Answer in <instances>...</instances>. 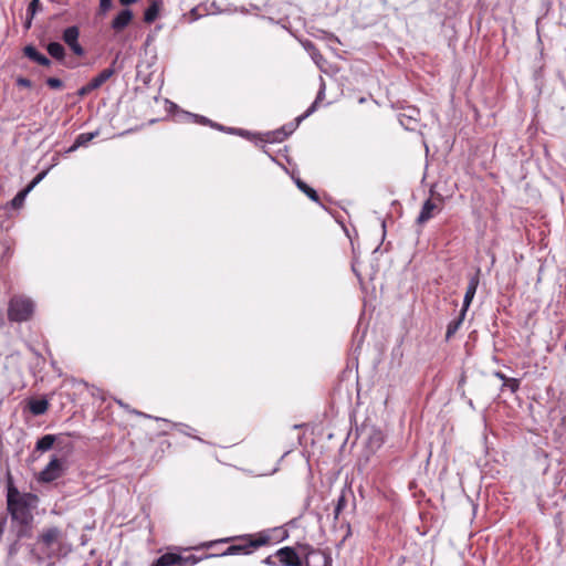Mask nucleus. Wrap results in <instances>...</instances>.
<instances>
[{
    "instance_id": "f257e3e1",
    "label": "nucleus",
    "mask_w": 566,
    "mask_h": 566,
    "mask_svg": "<svg viewBox=\"0 0 566 566\" xmlns=\"http://www.w3.org/2000/svg\"><path fill=\"white\" fill-rule=\"evenodd\" d=\"M36 503V495L31 493L20 494L12 485L8 488L7 509L18 538L31 536L33 522L32 509L35 507Z\"/></svg>"
},
{
    "instance_id": "f03ea898",
    "label": "nucleus",
    "mask_w": 566,
    "mask_h": 566,
    "mask_svg": "<svg viewBox=\"0 0 566 566\" xmlns=\"http://www.w3.org/2000/svg\"><path fill=\"white\" fill-rule=\"evenodd\" d=\"M72 545L66 535L56 526L48 527L39 535L32 554L39 563L54 564L55 560L67 556Z\"/></svg>"
},
{
    "instance_id": "7ed1b4c3",
    "label": "nucleus",
    "mask_w": 566,
    "mask_h": 566,
    "mask_svg": "<svg viewBox=\"0 0 566 566\" xmlns=\"http://www.w3.org/2000/svg\"><path fill=\"white\" fill-rule=\"evenodd\" d=\"M34 311L33 302L24 296H14L9 302L8 316L12 322L28 321Z\"/></svg>"
},
{
    "instance_id": "20e7f679",
    "label": "nucleus",
    "mask_w": 566,
    "mask_h": 566,
    "mask_svg": "<svg viewBox=\"0 0 566 566\" xmlns=\"http://www.w3.org/2000/svg\"><path fill=\"white\" fill-rule=\"evenodd\" d=\"M200 558L195 555L181 556L174 553H166L158 557L153 566H193Z\"/></svg>"
},
{
    "instance_id": "39448f33",
    "label": "nucleus",
    "mask_w": 566,
    "mask_h": 566,
    "mask_svg": "<svg viewBox=\"0 0 566 566\" xmlns=\"http://www.w3.org/2000/svg\"><path fill=\"white\" fill-rule=\"evenodd\" d=\"M63 471V461L53 457L46 467L40 473V480L43 482H52L59 479Z\"/></svg>"
},
{
    "instance_id": "423d86ee",
    "label": "nucleus",
    "mask_w": 566,
    "mask_h": 566,
    "mask_svg": "<svg viewBox=\"0 0 566 566\" xmlns=\"http://www.w3.org/2000/svg\"><path fill=\"white\" fill-rule=\"evenodd\" d=\"M80 30L77 27L72 25L63 31L62 39L70 46L74 54L84 55V49L78 43Z\"/></svg>"
},
{
    "instance_id": "0eeeda50",
    "label": "nucleus",
    "mask_w": 566,
    "mask_h": 566,
    "mask_svg": "<svg viewBox=\"0 0 566 566\" xmlns=\"http://www.w3.org/2000/svg\"><path fill=\"white\" fill-rule=\"evenodd\" d=\"M279 564L282 566H303V563L293 547L285 546L276 551Z\"/></svg>"
},
{
    "instance_id": "6e6552de",
    "label": "nucleus",
    "mask_w": 566,
    "mask_h": 566,
    "mask_svg": "<svg viewBox=\"0 0 566 566\" xmlns=\"http://www.w3.org/2000/svg\"><path fill=\"white\" fill-rule=\"evenodd\" d=\"M304 566H332V557L323 551L312 549L306 554Z\"/></svg>"
},
{
    "instance_id": "1a4fd4ad",
    "label": "nucleus",
    "mask_w": 566,
    "mask_h": 566,
    "mask_svg": "<svg viewBox=\"0 0 566 566\" xmlns=\"http://www.w3.org/2000/svg\"><path fill=\"white\" fill-rule=\"evenodd\" d=\"M479 274H480V270H478L476 273L469 279V283L467 286V291H465V294L463 297V304H462V308H461V310H463V312L468 311V308L470 307V305L472 303V300L474 298L478 286L480 284Z\"/></svg>"
},
{
    "instance_id": "9d476101",
    "label": "nucleus",
    "mask_w": 566,
    "mask_h": 566,
    "mask_svg": "<svg viewBox=\"0 0 566 566\" xmlns=\"http://www.w3.org/2000/svg\"><path fill=\"white\" fill-rule=\"evenodd\" d=\"M185 115L189 118H192L195 122L197 123H200V124H203V125H211L212 127H216L220 130H227L228 133H231V134H239L241 136H245L248 134V132L243 130V129H238V128H226L223 127L222 125H219V124H214L212 123L210 119H208L207 117L205 116H200V115H196V114H191V113H185Z\"/></svg>"
},
{
    "instance_id": "9b49d317",
    "label": "nucleus",
    "mask_w": 566,
    "mask_h": 566,
    "mask_svg": "<svg viewBox=\"0 0 566 566\" xmlns=\"http://www.w3.org/2000/svg\"><path fill=\"white\" fill-rule=\"evenodd\" d=\"M441 208L431 199L424 201L421 211L417 218V222L419 224H423L429 221L434 216V211L440 210Z\"/></svg>"
},
{
    "instance_id": "f8f14e48",
    "label": "nucleus",
    "mask_w": 566,
    "mask_h": 566,
    "mask_svg": "<svg viewBox=\"0 0 566 566\" xmlns=\"http://www.w3.org/2000/svg\"><path fill=\"white\" fill-rule=\"evenodd\" d=\"M23 54L30 59L31 61L43 65V66H50L52 64L51 60L40 53L33 45H27L23 49Z\"/></svg>"
},
{
    "instance_id": "ddd939ff",
    "label": "nucleus",
    "mask_w": 566,
    "mask_h": 566,
    "mask_svg": "<svg viewBox=\"0 0 566 566\" xmlns=\"http://www.w3.org/2000/svg\"><path fill=\"white\" fill-rule=\"evenodd\" d=\"M117 62V57L113 61L112 65L107 69H104L98 75L93 77L90 83L91 87H94V90L99 88L106 81H108L114 74L115 69L114 65Z\"/></svg>"
},
{
    "instance_id": "4468645a",
    "label": "nucleus",
    "mask_w": 566,
    "mask_h": 566,
    "mask_svg": "<svg viewBox=\"0 0 566 566\" xmlns=\"http://www.w3.org/2000/svg\"><path fill=\"white\" fill-rule=\"evenodd\" d=\"M133 19V13L129 9L122 10L113 20L112 28L116 31L125 29Z\"/></svg>"
},
{
    "instance_id": "2eb2a0df",
    "label": "nucleus",
    "mask_w": 566,
    "mask_h": 566,
    "mask_svg": "<svg viewBox=\"0 0 566 566\" xmlns=\"http://www.w3.org/2000/svg\"><path fill=\"white\" fill-rule=\"evenodd\" d=\"M97 135H98L97 132L82 133V134L77 135V137L75 138L74 144L67 149V153H72V151L76 150L80 147L86 146Z\"/></svg>"
},
{
    "instance_id": "dca6fc26",
    "label": "nucleus",
    "mask_w": 566,
    "mask_h": 566,
    "mask_svg": "<svg viewBox=\"0 0 566 566\" xmlns=\"http://www.w3.org/2000/svg\"><path fill=\"white\" fill-rule=\"evenodd\" d=\"M465 314L467 312H463V310H461L460 315L448 324L446 332L447 340H449L459 331L464 321Z\"/></svg>"
},
{
    "instance_id": "f3484780",
    "label": "nucleus",
    "mask_w": 566,
    "mask_h": 566,
    "mask_svg": "<svg viewBox=\"0 0 566 566\" xmlns=\"http://www.w3.org/2000/svg\"><path fill=\"white\" fill-rule=\"evenodd\" d=\"M49 402L45 399H32L29 402V410L34 416H41L46 412Z\"/></svg>"
},
{
    "instance_id": "a211bd4d",
    "label": "nucleus",
    "mask_w": 566,
    "mask_h": 566,
    "mask_svg": "<svg viewBox=\"0 0 566 566\" xmlns=\"http://www.w3.org/2000/svg\"><path fill=\"white\" fill-rule=\"evenodd\" d=\"M48 53L57 61H63L65 57V50L59 42H50L46 45Z\"/></svg>"
},
{
    "instance_id": "6ab92c4d",
    "label": "nucleus",
    "mask_w": 566,
    "mask_h": 566,
    "mask_svg": "<svg viewBox=\"0 0 566 566\" xmlns=\"http://www.w3.org/2000/svg\"><path fill=\"white\" fill-rule=\"evenodd\" d=\"M251 553L250 546L247 545H231L220 556L237 555V554H249ZM219 555L210 554L207 557H218Z\"/></svg>"
},
{
    "instance_id": "aec40b11",
    "label": "nucleus",
    "mask_w": 566,
    "mask_h": 566,
    "mask_svg": "<svg viewBox=\"0 0 566 566\" xmlns=\"http://www.w3.org/2000/svg\"><path fill=\"white\" fill-rule=\"evenodd\" d=\"M55 440L54 434H45L36 441L35 449L40 452L49 451L53 447Z\"/></svg>"
},
{
    "instance_id": "412c9836",
    "label": "nucleus",
    "mask_w": 566,
    "mask_h": 566,
    "mask_svg": "<svg viewBox=\"0 0 566 566\" xmlns=\"http://www.w3.org/2000/svg\"><path fill=\"white\" fill-rule=\"evenodd\" d=\"M324 94H325V85L323 83L321 86V90L317 93L315 101L312 103V105L307 108V111L303 115L297 117V123H301L304 118L308 117L311 114H313L316 111L317 104L321 99H323Z\"/></svg>"
},
{
    "instance_id": "4be33fe9",
    "label": "nucleus",
    "mask_w": 566,
    "mask_h": 566,
    "mask_svg": "<svg viewBox=\"0 0 566 566\" xmlns=\"http://www.w3.org/2000/svg\"><path fill=\"white\" fill-rule=\"evenodd\" d=\"M294 182L296 185V187L302 191L304 192L311 200L317 202L318 201V195L317 192L311 188L310 186H307L303 180H301L300 178H294Z\"/></svg>"
},
{
    "instance_id": "5701e85b",
    "label": "nucleus",
    "mask_w": 566,
    "mask_h": 566,
    "mask_svg": "<svg viewBox=\"0 0 566 566\" xmlns=\"http://www.w3.org/2000/svg\"><path fill=\"white\" fill-rule=\"evenodd\" d=\"M157 15H158V7L156 6V3H153L151 6H149L146 9L145 14H144V20L147 23H151L153 21H155Z\"/></svg>"
},
{
    "instance_id": "b1692460",
    "label": "nucleus",
    "mask_w": 566,
    "mask_h": 566,
    "mask_svg": "<svg viewBox=\"0 0 566 566\" xmlns=\"http://www.w3.org/2000/svg\"><path fill=\"white\" fill-rule=\"evenodd\" d=\"M29 192H30V191H29V190H27L25 188H24L23 190L19 191V192L14 196V198L11 200V206H12L13 208H15V209L20 208V207L23 205V202H24V200H25V197L28 196V193H29Z\"/></svg>"
},
{
    "instance_id": "393cba45",
    "label": "nucleus",
    "mask_w": 566,
    "mask_h": 566,
    "mask_svg": "<svg viewBox=\"0 0 566 566\" xmlns=\"http://www.w3.org/2000/svg\"><path fill=\"white\" fill-rule=\"evenodd\" d=\"M504 388H509L511 392L514 394L520 388V380L516 378H507L506 381L502 384V390H504Z\"/></svg>"
},
{
    "instance_id": "a878e982",
    "label": "nucleus",
    "mask_w": 566,
    "mask_h": 566,
    "mask_svg": "<svg viewBox=\"0 0 566 566\" xmlns=\"http://www.w3.org/2000/svg\"><path fill=\"white\" fill-rule=\"evenodd\" d=\"M399 122L400 124L406 128V129H415V126L412 124L416 123V119L409 115V116H406V115H400L399 117Z\"/></svg>"
},
{
    "instance_id": "bb28decb",
    "label": "nucleus",
    "mask_w": 566,
    "mask_h": 566,
    "mask_svg": "<svg viewBox=\"0 0 566 566\" xmlns=\"http://www.w3.org/2000/svg\"><path fill=\"white\" fill-rule=\"evenodd\" d=\"M298 125L300 123H297L296 118L295 123H290L289 125L283 126L281 129L275 130V134H287V136H290Z\"/></svg>"
},
{
    "instance_id": "cd10ccee",
    "label": "nucleus",
    "mask_w": 566,
    "mask_h": 566,
    "mask_svg": "<svg viewBox=\"0 0 566 566\" xmlns=\"http://www.w3.org/2000/svg\"><path fill=\"white\" fill-rule=\"evenodd\" d=\"M346 506V499H345V495L342 494L339 497H338V501H337V504L335 506V510H334V520H337L342 510Z\"/></svg>"
},
{
    "instance_id": "c85d7f7f",
    "label": "nucleus",
    "mask_w": 566,
    "mask_h": 566,
    "mask_svg": "<svg viewBox=\"0 0 566 566\" xmlns=\"http://www.w3.org/2000/svg\"><path fill=\"white\" fill-rule=\"evenodd\" d=\"M287 137V134H275V132L268 134V142L271 143H280L283 142Z\"/></svg>"
},
{
    "instance_id": "c756f323",
    "label": "nucleus",
    "mask_w": 566,
    "mask_h": 566,
    "mask_svg": "<svg viewBox=\"0 0 566 566\" xmlns=\"http://www.w3.org/2000/svg\"><path fill=\"white\" fill-rule=\"evenodd\" d=\"M46 170L45 171H42L40 174H38L34 179L27 186V190L31 191L45 176H46Z\"/></svg>"
},
{
    "instance_id": "7c9ffc66",
    "label": "nucleus",
    "mask_w": 566,
    "mask_h": 566,
    "mask_svg": "<svg viewBox=\"0 0 566 566\" xmlns=\"http://www.w3.org/2000/svg\"><path fill=\"white\" fill-rule=\"evenodd\" d=\"M46 84L53 90H60L63 87V82L57 77H49Z\"/></svg>"
},
{
    "instance_id": "2f4dec72",
    "label": "nucleus",
    "mask_w": 566,
    "mask_h": 566,
    "mask_svg": "<svg viewBox=\"0 0 566 566\" xmlns=\"http://www.w3.org/2000/svg\"><path fill=\"white\" fill-rule=\"evenodd\" d=\"M113 6L112 0H99V13L105 14Z\"/></svg>"
},
{
    "instance_id": "473e14b6",
    "label": "nucleus",
    "mask_w": 566,
    "mask_h": 566,
    "mask_svg": "<svg viewBox=\"0 0 566 566\" xmlns=\"http://www.w3.org/2000/svg\"><path fill=\"white\" fill-rule=\"evenodd\" d=\"M39 7H40V0H31L30 4L28 7V13H30L31 19L36 13Z\"/></svg>"
},
{
    "instance_id": "72a5a7b5",
    "label": "nucleus",
    "mask_w": 566,
    "mask_h": 566,
    "mask_svg": "<svg viewBox=\"0 0 566 566\" xmlns=\"http://www.w3.org/2000/svg\"><path fill=\"white\" fill-rule=\"evenodd\" d=\"M269 541L268 537H261L259 539H255V541H251L248 546H250V549L252 551V548H256V547H260L264 544H266Z\"/></svg>"
},
{
    "instance_id": "f704fd0d",
    "label": "nucleus",
    "mask_w": 566,
    "mask_h": 566,
    "mask_svg": "<svg viewBox=\"0 0 566 566\" xmlns=\"http://www.w3.org/2000/svg\"><path fill=\"white\" fill-rule=\"evenodd\" d=\"M93 91H94V87H91V83L88 82L86 85L82 86V87L78 90L77 94H78L80 96H85V95L90 94V93H91V92H93Z\"/></svg>"
},
{
    "instance_id": "c9c22d12",
    "label": "nucleus",
    "mask_w": 566,
    "mask_h": 566,
    "mask_svg": "<svg viewBox=\"0 0 566 566\" xmlns=\"http://www.w3.org/2000/svg\"><path fill=\"white\" fill-rule=\"evenodd\" d=\"M263 563L269 566H276L279 564L277 557L274 555L268 556L263 559Z\"/></svg>"
},
{
    "instance_id": "e433bc0d",
    "label": "nucleus",
    "mask_w": 566,
    "mask_h": 566,
    "mask_svg": "<svg viewBox=\"0 0 566 566\" xmlns=\"http://www.w3.org/2000/svg\"><path fill=\"white\" fill-rule=\"evenodd\" d=\"M17 84L19 86H23V87H31L32 85V82L29 80V78H25V77H19L17 80Z\"/></svg>"
},
{
    "instance_id": "4c0bfd02",
    "label": "nucleus",
    "mask_w": 566,
    "mask_h": 566,
    "mask_svg": "<svg viewBox=\"0 0 566 566\" xmlns=\"http://www.w3.org/2000/svg\"><path fill=\"white\" fill-rule=\"evenodd\" d=\"M496 378L503 381V384L506 381L509 377H506L502 371H494L493 374Z\"/></svg>"
},
{
    "instance_id": "58836bf2",
    "label": "nucleus",
    "mask_w": 566,
    "mask_h": 566,
    "mask_svg": "<svg viewBox=\"0 0 566 566\" xmlns=\"http://www.w3.org/2000/svg\"><path fill=\"white\" fill-rule=\"evenodd\" d=\"M119 2H120L123 6H128V4H132V3L137 2V0H119Z\"/></svg>"
},
{
    "instance_id": "ea45409f",
    "label": "nucleus",
    "mask_w": 566,
    "mask_h": 566,
    "mask_svg": "<svg viewBox=\"0 0 566 566\" xmlns=\"http://www.w3.org/2000/svg\"><path fill=\"white\" fill-rule=\"evenodd\" d=\"M464 382H465V377H464V376H462V377H461V379H460V381H459V387L463 386V385H464Z\"/></svg>"
},
{
    "instance_id": "a19ab883",
    "label": "nucleus",
    "mask_w": 566,
    "mask_h": 566,
    "mask_svg": "<svg viewBox=\"0 0 566 566\" xmlns=\"http://www.w3.org/2000/svg\"><path fill=\"white\" fill-rule=\"evenodd\" d=\"M468 405L470 406V408L474 409V405H473V401L471 399H469Z\"/></svg>"
},
{
    "instance_id": "79ce46f5",
    "label": "nucleus",
    "mask_w": 566,
    "mask_h": 566,
    "mask_svg": "<svg viewBox=\"0 0 566 566\" xmlns=\"http://www.w3.org/2000/svg\"><path fill=\"white\" fill-rule=\"evenodd\" d=\"M134 412H135V413H137V415H139V416H144V417H147V418H149V417H150V416H148V415H145V413H143V412H139V411H134Z\"/></svg>"
},
{
    "instance_id": "37998d69",
    "label": "nucleus",
    "mask_w": 566,
    "mask_h": 566,
    "mask_svg": "<svg viewBox=\"0 0 566 566\" xmlns=\"http://www.w3.org/2000/svg\"><path fill=\"white\" fill-rule=\"evenodd\" d=\"M214 543H216V542H209V543H207L205 546H206V547H211Z\"/></svg>"
},
{
    "instance_id": "c03bdc74",
    "label": "nucleus",
    "mask_w": 566,
    "mask_h": 566,
    "mask_svg": "<svg viewBox=\"0 0 566 566\" xmlns=\"http://www.w3.org/2000/svg\"><path fill=\"white\" fill-rule=\"evenodd\" d=\"M175 427H178V426H181V427H185V428H189L188 426L186 424H181V423H174Z\"/></svg>"
},
{
    "instance_id": "a18cd8bd",
    "label": "nucleus",
    "mask_w": 566,
    "mask_h": 566,
    "mask_svg": "<svg viewBox=\"0 0 566 566\" xmlns=\"http://www.w3.org/2000/svg\"><path fill=\"white\" fill-rule=\"evenodd\" d=\"M117 402H118V405H120L122 407L127 408V406H125L120 400H118Z\"/></svg>"
},
{
    "instance_id": "49530a36",
    "label": "nucleus",
    "mask_w": 566,
    "mask_h": 566,
    "mask_svg": "<svg viewBox=\"0 0 566 566\" xmlns=\"http://www.w3.org/2000/svg\"><path fill=\"white\" fill-rule=\"evenodd\" d=\"M156 420H161V421L168 422V420L165 418H156Z\"/></svg>"
},
{
    "instance_id": "de8ad7c7",
    "label": "nucleus",
    "mask_w": 566,
    "mask_h": 566,
    "mask_svg": "<svg viewBox=\"0 0 566 566\" xmlns=\"http://www.w3.org/2000/svg\"><path fill=\"white\" fill-rule=\"evenodd\" d=\"M231 538H224V539H220V542H229Z\"/></svg>"
},
{
    "instance_id": "09e8293b",
    "label": "nucleus",
    "mask_w": 566,
    "mask_h": 566,
    "mask_svg": "<svg viewBox=\"0 0 566 566\" xmlns=\"http://www.w3.org/2000/svg\"><path fill=\"white\" fill-rule=\"evenodd\" d=\"M2 323H3V318H2V316L0 315V326L2 325Z\"/></svg>"
}]
</instances>
